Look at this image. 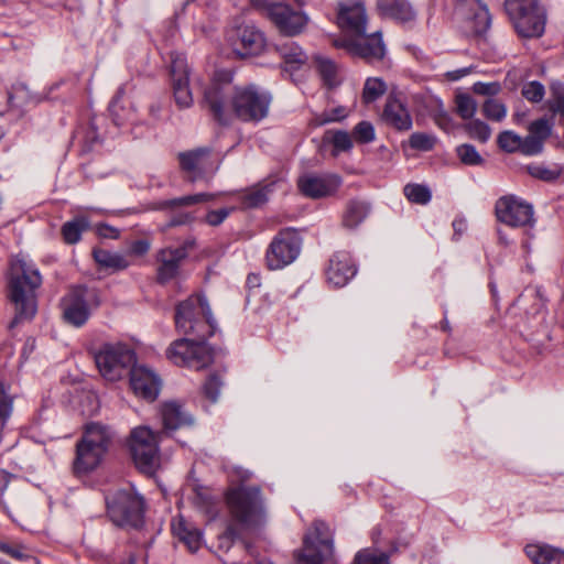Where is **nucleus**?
Masks as SVG:
<instances>
[{
  "label": "nucleus",
  "mask_w": 564,
  "mask_h": 564,
  "mask_svg": "<svg viewBox=\"0 0 564 564\" xmlns=\"http://www.w3.org/2000/svg\"><path fill=\"white\" fill-rule=\"evenodd\" d=\"M234 73L218 69L204 90L203 104L221 126L232 119L245 123H258L269 115L272 96L256 85L232 87Z\"/></svg>",
  "instance_id": "nucleus-1"
},
{
  "label": "nucleus",
  "mask_w": 564,
  "mask_h": 564,
  "mask_svg": "<svg viewBox=\"0 0 564 564\" xmlns=\"http://www.w3.org/2000/svg\"><path fill=\"white\" fill-rule=\"evenodd\" d=\"M217 321L207 297L195 293L178 303V356L182 364L202 370L214 362V351L206 340L217 332Z\"/></svg>",
  "instance_id": "nucleus-2"
},
{
  "label": "nucleus",
  "mask_w": 564,
  "mask_h": 564,
  "mask_svg": "<svg viewBox=\"0 0 564 564\" xmlns=\"http://www.w3.org/2000/svg\"><path fill=\"white\" fill-rule=\"evenodd\" d=\"M231 521L219 536V547L230 549L240 538V530H253L265 521L263 499L259 487H238L226 495Z\"/></svg>",
  "instance_id": "nucleus-3"
},
{
  "label": "nucleus",
  "mask_w": 564,
  "mask_h": 564,
  "mask_svg": "<svg viewBox=\"0 0 564 564\" xmlns=\"http://www.w3.org/2000/svg\"><path fill=\"white\" fill-rule=\"evenodd\" d=\"M42 276L35 264L24 256L12 257L8 271V296L18 318H32L36 313L35 290Z\"/></svg>",
  "instance_id": "nucleus-4"
},
{
  "label": "nucleus",
  "mask_w": 564,
  "mask_h": 564,
  "mask_svg": "<svg viewBox=\"0 0 564 564\" xmlns=\"http://www.w3.org/2000/svg\"><path fill=\"white\" fill-rule=\"evenodd\" d=\"M503 7L519 36L532 39L543 35L546 15L540 0H505Z\"/></svg>",
  "instance_id": "nucleus-5"
},
{
  "label": "nucleus",
  "mask_w": 564,
  "mask_h": 564,
  "mask_svg": "<svg viewBox=\"0 0 564 564\" xmlns=\"http://www.w3.org/2000/svg\"><path fill=\"white\" fill-rule=\"evenodd\" d=\"M252 4L285 36H296L303 33L310 21L304 11L295 10L285 2L253 0Z\"/></svg>",
  "instance_id": "nucleus-6"
},
{
  "label": "nucleus",
  "mask_w": 564,
  "mask_h": 564,
  "mask_svg": "<svg viewBox=\"0 0 564 564\" xmlns=\"http://www.w3.org/2000/svg\"><path fill=\"white\" fill-rule=\"evenodd\" d=\"M100 303V295L96 289L73 286L61 300L63 319L74 327H82Z\"/></svg>",
  "instance_id": "nucleus-7"
},
{
  "label": "nucleus",
  "mask_w": 564,
  "mask_h": 564,
  "mask_svg": "<svg viewBox=\"0 0 564 564\" xmlns=\"http://www.w3.org/2000/svg\"><path fill=\"white\" fill-rule=\"evenodd\" d=\"M334 555V534L329 525L316 520L313 523V530L304 538V545L301 551H296L294 556L297 562L304 564H323Z\"/></svg>",
  "instance_id": "nucleus-8"
},
{
  "label": "nucleus",
  "mask_w": 564,
  "mask_h": 564,
  "mask_svg": "<svg viewBox=\"0 0 564 564\" xmlns=\"http://www.w3.org/2000/svg\"><path fill=\"white\" fill-rule=\"evenodd\" d=\"M158 436L147 426H139L130 434L129 447L137 468L153 475L160 466Z\"/></svg>",
  "instance_id": "nucleus-9"
},
{
  "label": "nucleus",
  "mask_w": 564,
  "mask_h": 564,
  "mask_svg": "<svg viewBox=\"0 0 564 564\" xmlns=\"http://www.w3.org/2000/svg\"><path fill=\"white\" fill-rule=\"evenodd\" d=\"M226 41L232 53L239 58L262 55L268 47L264 32L253 23H240L227 32Z\"/></svg>",
  "instance_id": "nucleus-10"
},
{
  "label": "nucleus",
  "mask_w": 564,
  "mask_h": 564,
  "mask_svg": "<svg viewBox=\"0 0 564 564\" xmlns=\"http://www.w3.org/2000/svg\"><path fill=\"white\" fill-rule=\"evenodd\" d=\"M133 360V351L121 344H105L95 352L96 366L107 381L120 380Z\"/></svg>",
  "instance_id": "nucleus-11"
},
{
  "label": "nucleus",
  "mask_w": 564,
  "mask_h": 564,
  "mask_svg": "<svg viewBox=\"0 0 564 564\" xmlns=\"http://www.w3.org/2000/svg\"><path fill=\"white\" fill-rule=\"evenodd\" d=\"M143 508L142 497L130 491L121 490L107 498L108 514L119 527H139L142 523Z\"/></svg>",
  "instance_id": "nucleus-12"
},
{
  "label": "nucleus",
  "mask_w": 564,
  "mask_h": 564,
  "mask_svg": "<svg viewBox=\"0 0 564 564\" xmlns=\"http://www.w3.org/2000/svg\"><path fill=\"white\" fill-rule=\"evenodd\" d=\"M302 238L294 228L280 230L265 252V263L270 270H280L291 264L300 254Z\"/></svg>",
  "instance_id": "nucleus-13"
},
{
  "label": "nucleus",
  "mask_w": 564,
  "mask_h": 564,
  "mask_svg": "<svg viewBox=\"0 0 564 564\" xmlns=\"http://www.w3.org/2000/svg\"><path fill=\"white\" fill-rule=\"evenodd\" d=\"M495 215L498 221L512 228L533 227L535 223L533 206L514 195L500 197L495 204Z\"/></svg>",
  "instance_id": "nucleus-14"
},
{
  "label": "nucleus",
  "mask_w": 564,
  "mask_h": 564,
  "mask_svg": "<svg viewBox=\"0 0 564 564\" xmlns=\"http://www.w3.org/2000/svg\"><path fill=\"white\" fill-rule=\"evenodd\" d=\"M455 15L466 23V30L476 36L485 34L491 25V15L480 0H458Z\"/></svg>",
  "instance_id": "nucleus-15"
},
{
  "label": "nucleus",
  "mask_w": 564,
  "mask_h": 564,
  "mask_svg": "<svg viewBox=\"0 0 564 564\" xmlns=\"http://www.w3.org/2000/svg\"><path fill=\"white\" fill-rule=\"evenodd\" d=\"M296 184L305 197L319 199L334 195L341 185V177L336 174L306 173L297 178Z\"/></svg>",
  "instance_id": "nucleus-16"
},
{
  "label": "nucleus",
  "mask_w": 564,
  "mask_h": 564,
  "mask_svg": "<svg viewBox=\"0 0 564 564\" xmlns=\"http://www.w3.org/2000/svg\"><path fill=\"white\" fill-rule=\"evenodd\" d=\"M367 21V12L362 1L347 0L338 2L336 23L339 29L360 36L366 33Z\"/></svg>",
  "instance_id": "nucleus-17"
},
{
  "label": "nucleus",
  "mask_w": 564,
  "mask_h": 564,
  "mask_svg": "<svg viewBox=\"0 0 564 564\" xmlns=\"http://www.w3.org/2000/svg\"><path fill=\"white\" fill-rule=\"evenodd\" d=\"M380 120L387 127L399 132L409 131L413 127V119L408 105L397 94H390L387 97Z\"/></svg>",
  "instance_id": "nucleus-18"
},
{
  "label": "nucleus",
  "mask_w": 564,
  "mask_h": 564,
  "mask_svg": "<svg viewBox=\"0 0 564 564\" xmlns=\"http://www.w3.org/2000/svg\"><path fill=\"white\" fill-rule=\"evenodd\" d=\"M210 154L209 148H198L178 153L182 170L187 173L191 183L203 180L207 173H214L217 170V166L212 163Z\"/></svg>",
  "instance_id": "nucleus-19"
},
{
  "label": "nucleus",
  "mask_w": 564,
  "mask_h": 564,
  "mask_svg": "<svg viewBox=\"0 0 564 564\" xmlns=\"http://www.w3.org/2000/svg\"><path fill=\"white\" fill-rule=\"evenodd\" d=\"M130 387L133 393L147 401H154L161 390V378L150 368L137 365L130 370Z\"/></svg>",
  "instance_id": "nucleus-20"
},
{
  "label": "nucleus",
  "mask_w": 564,
  "mask_h": 564,
  "mask_svg": "<svg viewBox=\"0 0 564 564\" xmlns=\"http://www.w3.org/2000/svg\"><path fill=\"white\" fill-rule=\"evenodd\" d=\"M357 273V268L348 252L338 251L329 259L326 269L328 283L336 288L345 286Z\"/></svg>",
  "instance_id": "nucleus-21"
},
{
  "label": "nucleus",
  "mask_w": 564,
  "mask_h": 564,
  "mask_svg": "<svg viewBox=\"0 0 564 564\" xmlns=\"http://www.w3.org/2000/svg\"><path fill=\"white\" fill-rule=\"evenodd\" d=\"M553 127V119L546 117L529 124V134L524 138L525 155H536L543 151L544 142L552 134Z\"/></svg>",
  "instance_id": "nucleus-22"
},
{
  "label": "nucleus",
  "mask_w": 564,
  "mask_h": 564,
  "mask_svg": "<svg viewBox=\"0 0 564 564\" xmlns=\"http://www.w3.org/2000/svg\"><path fill=\"white\" fill-rule=\"evenodd\" d=\"M354 56L366 59L367 62L381 61L386 55V45L380 31L369 35H360L356 39Z\"/></svg>",
  "instance_id": "nucleus-23"
},
{
  "label": "nucleus",
  "mask_w": 564,
  "mask_h": 564,
  "mask_svg": "<svg viewBox=\"0 0 564 564\" xmlns=\"http://www.w3.org/2000/svg\"><path fill=\"white\" fill-rule=\"evenodd\" d=\"M377 9L381 15L400 23L415 20L416 12L408 0H378Z\"/></svg>",
  "instance_id": "nucleus-24"
},
{
  "label": "nucleus",
  "mask_w": 564,
  "mask_h": 564,
  "mask_svg": "<svg viewBox=\"0 0 564 564\" xmlns=\"http://www.w3.org/2000/svg\"><path fill=\"white\" fill-rule=\"evenodd\" d=\"M105 453L101 451V447L90 446L80 442L77 445V455L74 463L76 473H88L96 468Z\"/></svg>",
  "instance_id": "nucleus-25"
},
{
  "label": "nucleus",
  "mask_w": 564,
  "mask_h": 564,
  "mask_svg": "<svg viewBox=\"0 0 564 564\" xmlns=\"http://www.w3.org/2000/svg\"><path fill=\"white\" fill-rule=\"evenodd\" d=\"M525 553L534 564H564V551L547 544H529Z\"/></svg>",
  "instance_id": "nucleus-26"
},
{
  "label": "nucleus",
  "mask_w": 564,
  "mask_h": 564,
  "mask_svg": "<svg viewBox=\"0 0 564 564\" xmlns=\"http://www.w3.org/2000/svg\"><path fill=\"white\" fill-rule=\"evenodd\" d=\"M191 74L187 61L178 56V108H188L194 104Z\"/></svg>",
  "instance_id": "nucleus-27"
},
{
  "label": "nucleus",
  "mask_w": 564,
  "mask_h": 564,
  "mask_svg": "<svg viewBox=\"0 0 564 564\" xmlns=\"http://www.w3.org/2000/svg\"><path fill=\"white\" fill-rule=\"evenodd\" d=\"M93 256L100 268L112 272L126 270L131 264L124 254L106 249H95Z\"/></svg>",
  "instance_id": "nucleus-28"
},
{
  "label": "nucleus",
  "mask_w": 564,
  "mask_h": 564,
  "mask_svg": "<svg viewBox=\"0 0 564 564\" xmlns=\"http://www.w3.org/2000/svg\"><path fill=\"white\" fill-rule=\"evenodd\" d=\"M158 281L166 283L176 276V250L162 249L158 253Z\"/></svg>",
  "instance_id": "nucleus-29"
},
{
  "label": "nucleus",
  "mask_w": 564,
  "mask_h": 564,
  "mask_svg": "<svg viewBox=\"0 0 564 564\" xmlns=\"http://www.w3.org/2000/svg\"><path fill=\"white\" fill-rule=\"evenodd\" d=\"M110 438L111 433L107 426L100 423H90L86 426L82 443L101 447V451L106 452Z\"/></svg>",
  "instance_id": "nucleus-30"
},
{
  "label": "nucleus",
  "mask_w": 564,
  "mask_h": 564,
  "mask_svg": "<svg viewBox=\"0 0 564 564\" xmlns=\"http://www.w3.org/2000/svg\"><path fill=\"white\" fill-rule=\"evenodd\" d=\"M370 206L361 200H351L347 205L343 224L346 228L355 229L358 227L368 216Z\"/></svg>",
  "instance_id": "nucleus-31"
},
{
  "label": "nucleus",
  "mask_w": 564,
  "mask_h": 564,
  "mask_svg": "<svg viewBox=\"0 0 564 564\" xmlns=\"http://www.w3.org/2000/svg\"><path fill=\"white\" fill-rule=\"evenodd\" d=\"M178 540L182 541L191 553L197 552L203 545V532L197 528L187 525L178 516Z\"/></svg>",
  "instance_id": "nucleus-32"
},
{
  "label": "nucleus",
  "mask_w": 564,
  "mask_h": 564,
  "mask_svg": "<svg viewBox=\"0 0 564 564\" xmlns=\"http://www.w3.org/2000/svg\"><path fill=\"white\" fill-rule=\"evenodd\" d=\"M276 51L291 68H299L305 64L307 56L295 42H285L276 46Z\"/></svg>",
  "instance_id": "nucleus-33"
},
{
  "label": "nucleus",
  "mask_w": 564,
  "mask_h": 564,
  "mask_svg": "<svg viewBox=\"0 0 564 564\" xmlns=\"http://www.w3.org/2000/svg\"><path fill=\"white\" fill-rule=\"evenodd\" d=\"M89 228V221L86 217H76L66 221L62 227V235L66 243L73 245L80 240L83 231Z\"/></svg>",
  "instance_id": "nucleus-34"
},
{
  "label": "nucleus",
  "mask_w": 564,
  "mask_h": 564,
  "mask_svg": "<svg viewBox=\"0 0 564 564\" xmlns=\"http://www.w3.org/2000/svg\"><path fill=\"white\" fill-rule=\"evenodd\" d=\"M387 91V84L380 77H369L362 88L361 100L365 105L372 104Z\"/></svg>",
  "instance_id": "nucleus-35"
},
{
  "label": "nucleus",
  "mask_w": 564,
  "mask_h": 564,
  "mask_svg": "<svg viewBox=\"0 0 564 564\" xmlns=\"http://www.w3.org/2000/svg\"><path fill=\"white\" fill-rule=\"evenodd\" d=\"M498 145L506 152L520 151L525 154L524 138H521L513 131L506 130L499 133Z\"/></svg>",
  "instance_id": "nucleus-36"
},
{
  "label": "nucleus",
  "mask_w": 564,
  "mask_h": 564,
  "mask_svg": "<svg viewBox=\"0 0 564 564\" xmlns=\"http://www.w3.org/2000/svg\"><path fill=\"white\" fill-rule=\"evenodd\" d=\"M224 386V380L220 373L210 372L202 386L203 394L212 403H216L220 395V389Z\"/></svg>",
  "instance_id": "nucleus-37"
},
{
  "label": "nucleus",
  "mask_w": 564,
  "mask_h": 564,
  "mask_svg": "<svg viewBox=\"0 0 564 564\" xmlns=\"http://www.w3.org/2000/svg\"><path fill=\"white\" fill-rule=\"evenodd\" d=\"M549 110L553 113H560L564 117V84L553 82L550 85V98L547 100Z\"/></svg>",
  "instance_id": "nucleus-38"
},
{
  "label": "nucleus",
  "mask_w": 564,
  "mask_h": 564,
  "mask_svg": "<svg viewBox=\"0 0 564 564\" xmlns=\"http://www.w3.org/2000/svg\"><path fill=\"white\" fill-rule=\"evenodd\" d=\"M403 193L411 203L419 205H426L432 198L430 188L422 184H406Z\"/></svg>",
  "instance_id": "nucleus-39"
},
{
  "label": "nucleus",
  "mask_w": 564,
  "mask_h": 564,
  "mask_svg": "<svg viewBox=\"0 0 564 564\" xmlns=\"http://www.w3.org/2000/svg\"><path fill=\"white\" fill-rule=\"evenodd\" d=\"M464 129L470 138L479 141L481 143H486L490 139V135H491L490 127L486 122H484L479 119H475V120L467 122L464 126Z\"/></svg>",
  "instance_id": "nucleus-40"
},
{
  "label": "nucleus",
  "mask_w": 564,
  "mask_h": 564,
  "mask_svg": "<svg viewBox=\"0 0 564 564\" xmlns=\"http://www.w3.org/2000/svg\"><path fill=\"white\" fill-rule=\"evenodd\" d=\"M318 73L321 74L325 84L329 87L337 85V68L333 61L317 56L315 58Z\"/></svg>",
  "instance_id": "nucleus-41"
},
{
  "label": "nucleus",
  "mask_w": 564,
  "mask_h": 564,
  "mask_svg": "<svg viewBox=\"0 0 564 564\" xmlns=\"http://www.w3.org/2000/svg\"><path fill=\"white\" fill-rule=\"evenodd\" d=\"M161 417L163 426L162 434L166 436H172L174 431L176 430V403H165L161 410Z\"/></svg>",
  "instance_id": "nucleus-42"
},
{
  "label": "nucleus",
  "mask_w": 564,
  "mask_h": 564,
  "mask_svg": "<svg viewBox=\"0 0 564 564\" xmlns=\"http://www.w3.org/2000/svg\"><path fill=\"white\" fill-rule=\"evenodd\" d=\"M485 117L492 121H502L507 116V107L501 101L488 98L482 105Z\"/></svg>",
  "instance_id": "nucleus-43"
},
{
  "label": "nucleus",
  "mask_w": 564,
  "mask_h": 564,
  "mask_svg": "<svg viewBox=\"0 0 564 564\" xmlns=\"http://www.w3.org/2000/svg\"><path fill=\"white\" fill-rule=\"evenodd\" d=\"M477 110V102L468 94L456 96V111L465 120L471 119Z\"/></svg>",
  "instance_id": "nucleus-44"
},
{
  "label": "nucleus",
  "mask_w": 564,
  "mask_h": 564,
  "mask_svg": "<svg viewBox=\"0 0 564 564\" xmlns=\"http://www.w3.org/2000/svg\"><path fill=\"white\" fill-rule=\"evenodd\" d=\"M31 99L30 91L24 84L14 85L9 93L8 104L10 108H21Z\"/></svg>",
  "instance_id": "nucleus-45"
},
{
  "label": "nucleus",
  "mask_w": 564,
  "mask_h": 564,
  "mask_svg": "<svg viewBox=\"0 0 564 564\" xmlns=\"http://www.w3.org/2000/svg\"><path fill=\"white\" fill-rule=\"evenodd\" d=\"M352 564H389V554H375L370 549L359 551Z\"/></svg>",
  "instance_id": "nucleus-46"
},
{
  "label": "nucleus",
  "mask_w": 564,
  "mask_h": 564,
  "mask_svg": "<svg viewBox=\"0 0 564 564\" xmlns=\"http://www.w3.org/2000/svg\"><path fill=\"white\" fill-rule=\"evenodd\" d=\"M456 152L462 163L466 165H479L484 162L476 148L471 144H462L456 149Z\"/></svg>",
  "instance_id": "nucleus-47"
},
{
  "label": "nucleus",
  "mask_w": 564,
  "mask_h": 564,
  "mask_svg": "<svg viewBox=\"0 0 564 564\" xmlns=\"http://www.w3.org/2000/svg\"><path fill=\"white\" fill-rule=\"evenodd\" d=\"M528 172L531 176L546 181L552 182L560 177L561 170L560 169H550L547 166H544L542 164H533L528 166Z\"/></svg>",
  "instance_id": "nucleus-48"
},
{
  "label": "nucleus",
  "mask_w": 564,
  "mask_h": 564,
  "mask_svg": "<svg viewBox=\"0 0 564 564\" xmlns=\"http://www.w3.org/2000/svg\"><path fill=\"white\" fill-rule=\"evenodd\" d=\"M521 94L530 102H540L544 98L545 89L540 82L532 80L523 85Z\"/></svg>",
  "instance_id": "nucleus-49"
},
{
  "label": "nucleus",
  "mask_w": 564,
  "mask_h": 564,
  "mask_svg": "<svg viewBox=\"0 0 564 564\" xmlns=\"http://www.w3.org/2000/svg\"><path fill=\"white\" fill-rule=\"evenodd\" d=\"M348 112L344 106H338L332 110H325L315 118L317 126H324L330 122L341 121L346 119Z\"/></svg>",
  "instance_id": "nucleus-50"
},
{
  "label": "nucleus",
  "mask_w": 564,
  "mask_h": 564,
  "mask_svg": "<svg viewBox=\"0 0 564 564\" xmlns=\"http://www.w3.org/2000/svg\"><path fill=\"white\" fill-rule=\"evenodd\" d=\"M352 137L359 143L372 142L376 137L373 124L369 121L359 122L354 128Z\"/></svg>",
  "instance_id": "nucleus-51"
},
{
  "label": "nucleus",
  "mask_w": 564,
  "mask_h": 564,
  "mask_svg": "<svg viewBox=\"0 0 564 564\" xmlns=\"http://www.w3.org/2000/svg\"><path fill=\"white\" fill-rule=\"evenodd\" d=\"M409 144L415 150L430 151L434 147V139L426 133L415 132L410 135Z\"/></svg>",
  "instance_id": "nucleus-52"
},
{
  "label": "nucleus",
  "mask_w": 564,
  "mask_h": 564,
  "mask_svg": "<svg viewBox=\"0 0 564 564\" xmlns=\"http://www.w3.org/2000/svg\"><path fill=\"white\" fill-rule=\"evenodd\" d=\"M332 143L337 151H348L352 147L351 135L347 131L337 130L333 133Z\"/></svg>",
  "instance_id": "nucleus-53"
},
{
  "label": "nucleus",
  "mask_w": 564,
  "mask_h": 564,
  "mask_svg": "<svg viewBox=\"0 0 564 564\" xmlns=\"http://www.w3.org/2000/svg\"><path fill=\"white\" fill-rule=\"evenodd\" d=\"M501 90V86L498 82L482 83L477 82L473 85V91L481 96H496Z\"/></svg>",
  "instance_id": "nucleus-54"
},
{
  "label": "nucleus",
  "mask_w": 564,
  "mask_h": 564,
  "mask_svg": "<svg viewBox=\"0 0 564 564\" xmlns=\"http://www.w3.org/2000/svg\"><path fill=\"white\" fill-rule=\"evenodd\" d=\"M215 198L214 194L208 193H198L194 195H186L178 197V207L192 206L197 204H203Z\"/></svg>",
  "instance_id": "nucleus-55"
},
{
  "label": "nucleus",
  "mask_w": 564,
  "mask_h": 564,
  "mask_svg": "<svg viewBox=\"0 0 564 564\" xmlns=\"http://www.w3.org/2000/svg\"><path fill=\"white\" fill-rule=\"evenodd\" d=\"M268 200L264 189H256L245 196V203L248 207H259Z\"/></svg>",
  "instance_id": "nucleus-56"
},
{
  "label": "nucleus",
  "mask_w": 564,
  "mask_h": 564,
  "mask_svg": "<svg viewBox=\"0 0 564 564\" xmlns=\"http://www.w3.org/2000/svg\"><path fill=\"white\" fill-rule=\"evenodd\" d=\"M228 215L229 210L226 208L210 210L206 215V223L210 226H218L227 218Z\"/></svg>",
  "instance_id": "nucleus-57"
},
{
  "label": "nucleus",
  "mask_w": 564,
  "mask_h": 564,
  "mask_svg": "<svg viewBox=\"0 0 564 564\" xmlns=\"http://www.w3.org/2000/svg\"><path fill=\"white\" fill-rule=\"evenodd\" d=\"M150 241L147 239H140L132 241L129 247V252L133 256H144L150 250Z\"/></svg>",
  "instance_id": "nucleus-58"
},
{
  "label": "nucleus",
  "mask_w": 564,
  "mask_h": 564,
  "mask_svg": "<svg viewBox=\"0 0 564 564\" xmlns=\"http://www.w3.org/2000/svg\"><path fill=\"white\" fill-rule=\"evenodd\" d=\"M12 410V401L4 393L2 389H0V419H7Z\"/></svg>",
  "instance_id": "nucleus-59"
},
{
  "label": "nucleus",
  "mask_w": 564,
  "mask_h": 564,
  "mask_svg": "<svg viewBox=\"0 0 564 564\" xmlns=\"http://www.w3.org/2000/svg\"><path fill=\"white\" fill-rule=\"evenodd\" d=\"M196 249V240L194 238L184 241L183 246L178 248V261L192 254Z\"/></svg>",
  "instance_id": "nucleus-60"
},
{
  "label": "nucleus",
  "mask_w": 564,
  "mask_h": 564,
  "mask_svg": "<svg viewBox=\"0 0 564 564\" xmlns=\"http://www.w3.org/2000/svg\"><path fill=\"white\" fill-rule=\"evenodd\" d=\"M333 44L337 48L346 50L347 53H349L350 55L354 56V53H355L354 46L356 45V39L355 40H351V39L335 40Z\"/></svg>",
  "instance_id": "nucleus-61"
},
{
  "label": "nucleus",
  "mask_w": 564,
  "mask_h": 564,
  "mask_svg": "<svg viewBox=\"0 0 564 564\" xmlns=\"http://www.w3.org/2000/svg\"><path fill=\"white\" fill-rule=\"evenodd\" d=\"M194 422V416L191 413L183 411L178 405V429L183 426H192Z\"/></svg>",
  "instance_id": "nucleus-62"
},
{
  "label": "nucleus",
  "mask_w": 564,
  "mask_h": 564,
  "mask_svg": "<svg viewBox=\"0 0 564 564\" xmlns=\"http://www.w3.org/2000/svg\"><path fill=\"white\" fill-rule=\"evenodd\" d=\"M98 232L100 236L110 238V239H116L119 237V230L111 226H108V225L99 226Z\"/></svg>",
  "instance_id": "nucleus-63"
},
{
  "label": "nucleus",
  "mask_w": 564,
  "mask_h": 564,
  "mask_svg": "<svg viewBox=\"0 0 564 564\" xmlns=\"http://www.w3.org/2000/svg\"><path fill=\"white\" fill-rule=\"evenodd\" d=\"M0 551L6 553V554H9L10 556H12L14 558H22L23 557V554L19 550H17V549H14V547H12L9 544L3 543V542H0Z\"/></svg>",
  "instance_id": "nucleus-64"
}]
</instances>
